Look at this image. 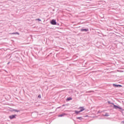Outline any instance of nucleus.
Segmentation results:
<instances>
[{
    "instance_id": "obj_2",
    "label": "nucleus",
    "mask_w": 124,
    "mask_h": 124,
    "mask_svg": "<svg viewBox=\"0 0 124 124\" xmlns=\"http://www.w3.org/2000/svg\"><path fill=\"white\" fill-rule=\"evenodd\" d=\"M16 117H17V114H14L9 116L10 120H13L14 119H16Z\"/></svg>"
},
{
    "instance_id": "obj_24",
    "label": "nucleus",
    "mask_w": 124,
    "mask_h": 124,
    "mask_svg": "<svg viewBox=\"0 0 124 124\" xmlns=\"http://www.w3.org/2000/svg\"><path fill=\"white\" fill-rule=\"evenodd\" d=\"M53 113V112H50V113Z\"/></svg>"
},
{
    "instance_id": "obj_9",
    "label": "nucleus",
    "mask_w": 124,
    "mask_h": 124,
    "mask_svg": "<svg viewBox=\"0 0 124 124\" xmlns=\"http://www.w3.org/2000/svg\"><path fill=\"white\" fill-rule=\"evenodd\" d=\"M70 100H72V97H68L66 99V101H69Z\"/></svg>"
},
{
    "instance_id": "obj_23",
    "label": "nucleus",
    "mask_w": 124,
    "mask_h": 124,
    "mask_svg": "<svg viewBox=\"0 0 124 124\" xmlns=\"http://www.w3.org/2000/svg\"><path fill=\"white\" fill-rule=\"evenodd\" d=\"M121 43V44H123V43Z\"/></svg>"
},
{
    "instance_id": "obj_21",
    "label": "nucleus",
    "mask_w": 124,
    "mask_h": 124,
    "mask_svg": "<svg viewBox=\"0 0 124 124\" xmlns=\"http://www.w3.org/2000/svg\"><path fill=\"white\" fill-rule=\"evenodd\" d=\"M62 106H65V105H63Z\"/></svg>"
},
{
    "instance_id": "obj_5",
    "label": "nucleus",
    "mask_w": 124,
    "mask_h": 124,
    "mask_svg": "<svg viewBox=\"0 0 124 124\" xmlns=\"http://www.w3.org/2000/svg\"><path fill=\"white\" fill-rule=\"evenodd\" d=\"M80 31H83L84 32H88V31H89V28H86V29L82 28L80 30Z\"/></svg>"
},
{
    "instance_id": "obj_18",
    "label": "nucleus",
    "mask_w": 124,
    "mask_h": 124,
    "mask_svg": "<svg viewBox=\"0 0 124 124\" xmlns=\"http://www.w3.org/2000/svg\"><path fill=\"white\" fill-rule=\"evenodd\" d=\"M121 124H124V121H122V122H121Z\"/></svg>"
},
{
    "instance_id": "obj_6",
    "label": "nucleus",
    "mask_w": 124,
    "mask_h": 124,
    "mask_svg": "<svg viewBox=\"0 0 124 124\" xmlns=\"http://www.w3.org/2000/svg\"><path fill=\"white\" fill-rule=\"evenodd\" d=\"M78 109H80V112H83V111L85 110V108H84V107H80Z\"/></svg>"
},
{
    "instance_id": "obj_19",
    "label": "nucleus",
    "mask_w": 124,
    "mask_h": 124,
    "mask_svg": "<svg viewBox=\"0 0 124 124\" xmlns=\"http://www.w3.org/2000/svg\"><path fill=\"white\" fill-rule=\"evenodd\" d=\"M89 93H93V91H89Z\"/></svg>"
},
{
    "instance_id": "obj_7",
    "label": "nucleus",
    "mask_w": 124,
    "mask_h": 124,
    "mask_svg": "<svg viewBox=\"0 0 124 124\" xmlns=\"http://www.w3.org/2000/svg\"><path fill=\"white\" fill-rule=\"evenodd\" d=\"M64 116H66V114L65 113H62L61 114H60L58 116L59 117H64Z\"/></svg>"
},
{
    "instance_id": "obj_1",
    "label": "nucleus",
    "mask_w": 124,
    "mask_h": 124,
    "mask_svg": "<svg viewBox=\"0 0 124 124\" xmlns=\"http://www.w3.org/2000/svg\"><path fill=\"white\" fill-rule=\"evenodd\" d=\"M113 108H114V109H116V110H118V109H120L119 111L121 113H123V111H124V109H123L122 107H119V106L115 105V104H114V105H113Z\"/></svg>"
},
{
    "instance_id": "obj_14",
    "label": "nucleus",
    "mask_w": 124,
    "mask_h": 124,
    "mask_svg": "<svg viewBox=\"0 0 124 124\" xmlns=\"http://www.w3.org/2000/svg\"><path fill=\"white\" fill-rule=\"evenodd\" d=\"M108 104H112V105H114V103H111L110 101H108Z\"/></svg>"
},
{
    "instance_id": "obj_12",
    "label": "nucleus",
    "mask_w": 124,
    "mask_h": 124,
    "mask_svg": "<svg viewBox=\"0 0 124 124\" xmlns=\"http://www.w3.org/2000/svg\"><path fill=\"white\" fill-rule=\"evenodd\" d=\"M80 113H81L80 110L79 111L75 110V113H76V115H78Z\"/></svg>"
},
{
    "instance_id": "obj_15",
    "label": "nucleus",
    "mask_w": 124,
    "mask_h": 124,
    "mask_svg": "<svg viewBox=\"0 0 124 124\" xmlns=\"http://www.w3.org/2000/svg\"><path fill=\"white\" fill-rule=\"evenodd\" d=\"M36 21H38V22L41 21V19L40 18H37L36 19Z\"/></svg>"
},
{
    "instance_id": "obj_4",
    "label": "nucleus",
    "mask_w": 124,
    "mask_h": 124,
    "mask_svg": "<svg viewBox=\"0 0 124 124\" xmlns=\"http://www.w3.org/2000/svg\"><path fill=\"white\" fill-rule=\"evenodd\" d=\"M112 85L114 88H121V87H122V85L116 84L114 83L112 84Z\"/></svg>"
},
{
    "instance_id": "obj_16",
    "label": "nucleus",
    "mask_w": 124,
    "mask_h": 124,
    "mask_svg": "<svg viewBox=\"0 0 124 124\" xmlns=\"http://www.w3.org/2000/svg\"><path fill=\"white\" fill-rule=\"evenodd\" d=\"M38 97L39 98H41V95H38Z\"/></svg>"
},
{
    "instance_id": "obj_17",
    "label": "nucleus",
    "mask_w": 124,
    "mask_h": 124,
    "mask_svg": "<svg viewBox=\"0 0 124 124\" xmlns=\"http://www.w3.org/2000/svg\"><path fill=\"white\" fill-rule=\"evenodd\" d=\"M4 71H5V72H6V73H8V72L6 71V70H4Z\"/></svg>"
},
{
    "instance_id": "obj_8",
    "label": "nucleus",
    "mask_w": 124,
    "mask_h": 124,
    "mask_svg": "<svg viewBox=\"0 0 124 124\" xmlns=\"http://www.w3.org/2000/svg\"><path fill=\"white\" fill-rule=\"evenodd\" d=\"M77 120H79L80 121H83V119L82 117H77Z\"/></svg>"
},
{
    "instance_id": "obj_20",
    "label": "nucleus",
    "mask_w": 124,
    "mask_h": 124,
    "mask_svg": "<svg viewBox=\"0 0 124 124\" xmlns=\"http://www.w3.org/2000/svg\"><path fill=\"white\" fill-rule=\"evenodd\" d=\"M9 63H10V62H8V64H9Z\"/></svg>"
},
{
    "instance_id": "obj_10",
    "label": "nucleus",
    "mask_w": 124,
    "mask_h": 124,
    "mask_svg": "<svg viewBox=\"0 0 124 124\" xmlns=\"http://www.w3.org/2000/svg\"><path fill=\"white\" fill-rule=\"evenodd\" d=\"M103 116H104V117H109V113H106L105 114H103Z\"/></svg>"
},
{
    "instance_id": "obj_3",
    "label": "nucleus",
    "mask_w": 124,
    "mask_h": 124,
    "mask_svg": "<svg viewBox=\"0 0 124 124\" xmlns=\"http://www.w3.org/2000/svg\"><path fill=\"white\" fill-rule=\"evenodd\" d=\"M50 24H51V25H57V22L56 21V19H52L50 21Z\"/></svg>"
},
{
    "instance_id": "obj_22",
    "label": "nucleus",
    "mask_w": 124,
    "mask_h": 124,
    "mask_svg": "<svg viewBox=\"0 0 124 124\" xmlns=\"http://www.w3.org/2000/svg\"><path fill=\"white\" fill-rule=\"evenodd\" d=\"M58 108H61V107H58Z\"/></svg>"
},
{
    "instance_id": "obj_13",
    "label": "nucleus",
    "mask_w": 124,
    "mask_h": 124,
    "mask_svg": "<svg viewBox=\"0 0 124 124\" xmlns=\"http://www.w3.org/2000/svg\"><path fill=\"white\" fill-rule=\"evenodd\" d=\"M13 111H14V112H17L21 111V110H20L15 109H13Z\"/></svg>"
},
{
    "instance_id": "obj_11",
    "label": "nucleus",
    "mask_w": 124,
    "mask_h": 124,
    "mask_svg": "<svg viewBox=\"0 0 124 124\" xmlns=\"http://www.w3.org/2000/svg\"><path fill=\"white\" fill-rule=\"evenodd\" d=\"M10 34H18V35H19L20 33H19L18 32H16L10 33Z\"/></svg>"
}]
</instances>
